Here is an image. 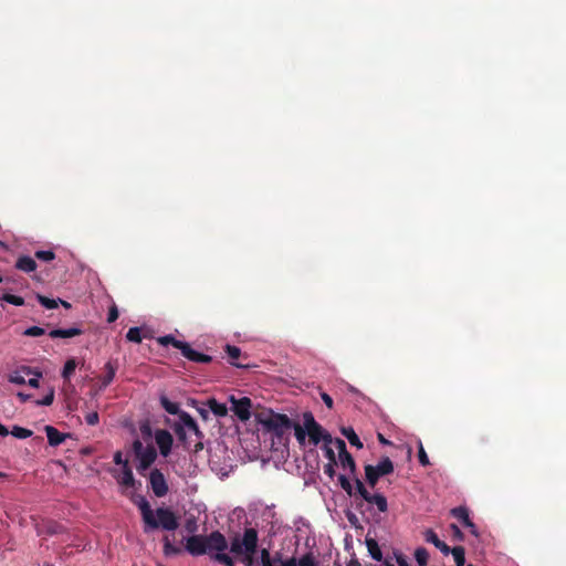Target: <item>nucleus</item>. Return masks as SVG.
I'll return each instance as SVG.
<instances>
[{
    "instance_id": "f257e3e1",
    "label": "nucleus",
    "mask_w": 566,
    "mask_h": 566,
    "mask_svg": "<svg viewBox=\"0 0 566 566\" xmlns=\"http://www.w3.org/2000/svg\"><path fill=\"white\" fill-rule=\"evenodd\" d=\"M228 548L226 536L219 531L209 535H191L186 538L185 549L191 556L209 554L211 559L224 565L234 566L233 559L224 553Z\"/></svg>"
},
{
    "instance_id": "f03ea898",
    "label": "nucleus",
    "mask_w": 566,
    "mask_h": 566,
    "mask_svg": "<svg viewBox=\"0 0 566 566\" xmlns=\"http://www.w3.org/2000/svg\"><path fill=\"white\" fill-rule=\"evenodd\" d=\"M129 500L138 506L142 518L144 522V532L148 533L150 531L157 530L161 527L165 531H176L179 526V521L177 515L167 507H158L155 512L151 510L149 502L144 495L136 494L135 492L125 493Z\"/></svg>"
},
{
    "instance_id": "7ed1b4c3",
    "label": "nucleus",
    "mask_w": 566,
    "mask_h": 566,
    "mask_svg": "<svg viewBox=\"0 0 566 566\" xmlns=\"http://www.w3.org/2000/svg\"><path fill=\"white\" fill-rule=\"evenodd\" d=\"M258 423L262 424L264 430L272 432L279 440L292 429L293 421L283 413L273 411H261L255 415Z\"/></svg>"
},
{
    "instance_id": "20e7f679",
    "label": "nucleus",
    "mask_w": 566,
    "mask_h": 566,
    "mask_svg": "<svg viewBox=\"0 0 566 566\" xmlns=\"http://www.w3.org/2000/svg\"><path fill=\"white\" fill-rule=\"evenodd\" d=\"M258 531L252 527L245 528L242 538L235 536L231 541L230 552L235 555H242L244 553L255 554L258 548Z\"/></svg>"
},
{
    "instance_id": "39448f33",
    "label": "nucleus",
    "mask_w": 566,
    "mask_h": 566,
    "mask_svg": "<svg viewBox=\"0 0 566 566\" xmlns=\"http://www.w3.org/2000/svg\"><path fill=\"white\" fill-rule=\"evenodd\" d=\"M303 422L312 444L317 446L321 441L325 443L333 442L332 436L315 420L312 412L306 411L303 413Z\"/></svg>"
},
{
    "instance_id": "423d86ee",
    "label": "nucleus",
    "mask_w": 566,
    "mask_h": 566,
    "mask_svg": "<svg viewBox=\"0 0 566 566\" xmlns=\"http://www.w3.org/2000/svg\"><path fill=\"white\" fill-rule=\"evenodd\" d=\"M133 451L139 461L136 469L140 474H144L157 459L156 448L153 444L144 447L142 441L136 439L133 442Z\"/></svg>"
},
{
    "instance_id": "0eeeda50",
    "label": "nucleus",
    "mask_w": 566,
    "mask_h": 566,
    "mask_svg": "<svg viewBox=\"0 0 566 566\" xmlns=\"http://www.w3.org/2000/svg\"><path fill=\"white\" fill-rule=\"evenodd\" d=\"M394 469V463L388 457L382 458L377 465L366 464L365 475L367 484L374 489L379 478L391 474Z\"/></svg>"
},
{
    "instance_id": "6e6552de",
    "label": "nucleus",
    "mask_w": 566,
    "mask_h": 566,
    "mask_svg": "<svg viewBox=\"0 0 566 566\" xmlns=\"http://www.w3.org/2000/svg\"><path fill=\"white\" fill-rule=\"evenodd\" d=\"M355 490H357L358 496L367 502L368 504L376 505L377 510L380 513H386L388 511V502L384 494L374 493L371 494L364 483L359 479H355Z\"/></svg>"
},
{
    "instance_id": "1a4fd4ad",
    "label": "nucleus",
    "mask_w": 566,
    "mask_h": 566,
    "mask_svg": "<svg viewBox=\"0 0 566 566\" xmlns=\"http://www.w3.org/2000/svg\"><path fill=\"white\" fill-rule=\"evenodd\" d=\"M149 484L157 497H163L168 493V484L163 472L158 469H154L149 474Z\"/></svg>"
},
{
    "instance_id": "9d476101",
    "label": "nucleus",
    "mask_w": 566,
    "mask_h": 566,
    "mask_svg": "<svg viewBox=\"0 0 566 566\" xmlns=\"http://www.w3.org/2000/svg\"><path fill=\"white\" fill-rule=\"evenodd\" d=\"M232 402V411L233 413L241 420V421H248L251 417V407L252 401L248 397H242L240 399H234V397H231Z\"/></svg>"
},
{
    "instance_id": "9b49d317",
    "label": "nucleus",
    "mask_w": 566,
    "mask_h": 566,
    "mask_svg": "<svg viewBox=\"0 0 566 566\" xmlns=\"http://www.w3.org/2000/svg\"><path fill=\"white\" fill-rule=\"evenodd\" d=\"M155 440L161 455L167 457L170 453L174 443L171 433L165 429H159L155 432Z\"/></svg>"
},
{
    "instance_id": "f8f14e48",
    "label": "nucleus",
    "mask_w": 566,
    "mask_h": 566,
    "mask_svg": "<svg viewBox=\"0 0 566 566\" xmlns=\"http://www.w3.org/2000/svg\"><path fill=\"white\" fill-rule=\"evenodd\" d=\"M117 482L126 489L137 490L142 486L140 481H137L134 478L132 468L128 463H125V468H122V475L117 478Z\"/></svg>"
},
{
    "instance_id": "ddd939ff",
    "label": "nucleus",
    "mask_w": 566,
    "mask_h": 566,
    "mask_svg": "<svg viewBox=\"0 0 566 566\" xmlns=\"http://www.w3.org/2000/svg\"><path fill=\"white\" fill-rule=\"evenodd\" d=\"M282 566H317V562L314 554L308 552L298 559L295 557L285 559L282 562Z\"/></svg>"
},
{
    "instance_id": "4468645a",
    "label": "nucleus",
    "mask_w": 566,
    "mask_h": 566,
    "mask_svg": "<svg viewBox=\"0 0 566 566\" xmlns=\"http://www.w3.org/2000/svg\"><path fill=\"white\" fill-rule=\"evenodd\" d=\"M44 431L46 433L49 444L52 447L60 446L67 438V434L60 432L56 428L52 426H45Z\"/></svg>"
},
{
    "instance_id": "2eb2a0df",
    "label": "nucleus",
    "mask_w": 566,
    "mask_h": 566,
    "mask_svg": "<svg viewBox=\"0 0 566 566\" xmlns=\"http://www.w3.org/2000/svg\"><path fill=\"white\" fill-rule=\"evenodd\" d=\"M424 538L427 542L433 544L442 554H450V547L438 537L433 530H427L424 533Z\"/></svg>"
},
{
    "instance_id": "dca6fc26",
    "label": "nucleus",
    "mask_w": 566,
    "mask_h": 566,
    "mask_svg": "<svg viewBox=\"0 0 566 566\" xmlns=\"http://www.w3.org/2000/svg\"><path fill=\"white\" fill-rule=\"evenodd\" d=\"M105 375L101 378V386L99 389H105L107 386L111 385V382L114 380L117 366L113 361H107L105 364Z\"/></svg>"
},
{
    "instance_id": "f3484780",
    "label": "nucleus",
    "mask_w": 566,
    "mask_h": 566,
    "mask_svg": "<svg viewBox=\"0 0 566 566\" xmlns=\"http://www.w3.org/2000/svg\"><path fill=\"white\" fill-rule=\"evenodd\" d=\"M82 333H83V331L77 327L56 328V329H52L49 333V336L52 338H70V337L78 336Z\"/></svg>"
},
{
    "instance_id": "a211bd4d",
    "label": "nucleus",
    "mask_w": 566,
    "mask_h": 566,
    "mask_svg": "<svg viewBox=\"0 0 566 566\" xmlns=\"http://www.w3.org/2000/svg\"><path fill=\"white\" fill-rule=\"evenodd\" d=\"M36 262L28 255H22L18 258L15 262V269L24 272V273H31L36 270Z\"/></svg>"
},
{
    "instance_id": "6ab92c4d",
    "label": "nucleus",
    "mask_w": 566,
    "mask_h": 566,
    "mask_svg": "<svg viewBox=\"0 0 566 566\" xmlns=\"http://www.w3.org/2000/svg\"><path fill=\"white\" fill-rule=\"evenodd\" d=\"M226 353L228 354L229 363L232 366H235L238 368H247L248 367V365H244V364H241L238 361V359L241 357V349L239 347L233 346V345H227Z\"/></svg>"
},
{
    "instance_id": "aec40b11",
    "label": "nucleus",
    "mask_w": 566,
    "mask_h": 566,
    "mask_svg": "<svg viewBox=\"0 0 566 566\" xmlns=\"http://www.w3.org/2000/svg\"><path fill=\"white\" fill-rule=\"evenodd\" d=\"M209 410L217 417H226L228 415V408L224 403L219 402L214 398H209L206 402Z\"/></svg>"
},
{
    "instance_id": "412c9836",
    "label": "nucleus",
    "mask_w": 566,
    "mask_h": 566,
    "mask_svg": "<svg viewBox=\"0 0 566 566\" xmlns=\"http://www.w3.org/2000/svg\"><path fill=\"white\" fill-rule=\"evenodd\" d=\"M453 517L459 520L463 526H472V521L469 516V510L464 506H458L451 510Z\"/></svg>"
},
{
    "instance_id": "4be33fe9",
    "label": "nucleus",
    "mask_w": 566,
    "mask_h": 566,
    "mask_svg": "<svg viewBox=\"0 0 566 566\" xmlns=\"http://www.w3.org/2000/svg\"><path fill=\"white\" fill-rule=\"evenodd\" d=\"M32 373L31 367L23 366L20 370H15L9 375V381L15 385H24L27 381L22 374L31 375Z\"/></svg>"
},
{
    "instance_id": "5701e85b",
    "label": "nucleus",
    "mask_w": 566,
    "mask_h": 566,
    "mask_svg": "<svg viewBox=\"0 0 566 566\" xmlns=\"http://www.w3.org/2000/svg\"><path fill=\"white\" fill-rule=\"evenodd\" d=\"M282 555L276 553L273 557H271L269 551L263 548L261 551V564L262 566H275V563H280L282 565Z\"/></svg>"
},
{
    "instance_id": "b1692460",
    "label": "nucleus",
    "mask_w": 566,
    "mask_h": 566,
    "mask_svg": "<svg viewBox=\"0 0 566 566\" xmlns=\"http://www.w3.org/2000/svg\"><path fill=\"white\" fill-rule=\"evenodd\" d=\"M366 546H367L368 553L370 554L373 559H375L377 562L382 560V553H381V549L376 539L367 537Z\"/></svg>"
},
{
    "instance_id": "393cba45",
    "label": "nucleus",
    "mask_w": 566,
    "mask_h": 566,
    "mask_svg": "<svg viewBox=\"0 0 566 566\" xmlns=\"http://www.w3.org/2000/svg\"><path fill=\"white\" fill-rule=\"evenodd\" d=\"M163 553L165 556H176L182 553V549L179 546H176L171 543L169 537L166 535L163 538Z\"/></svg>"
},
{
    "instance_id": "a878e982",
    "label": "nucleus",
    "mask_w": 566,
    "mask_h": 566,
    "mask_svg": "<svg viewBox=\"0 0 566 566\" xmlns=\"http://www.w3.org/2000/svg\"><path fill=\"white\" fill-rule=\"evenodd\" d=\"M342 434L347 438L349 443L358 449L363 448V442L359 437L356 434L355 430L352 427L342 428Z\"/></svg>"
},
{
    "instance_id": "bb28decb",
    "label": "nucleus",
    "mask_w": 566,
    "mask_h": 566,
    "mask_svg": "<svg viewBox=\"0 0 566 566\" xmlns=\"http://www.w3.org/2000/svg\"><path fill=\"white\" fill-rule=\"evenodd\" d=\"M160 405L169 415H178L181 412L177 402L170 401L166 396L160 397Z\"/></svg>"
},
{
    "instance_id": "cd10ccee",
    "label": "nucleus",
    "mask_w": 566,
    "mask_h": 566,
    "mask_svg": "<svg viewBox=\"0 0 566 566\" xmlns=\"http://www.w3.org/2000/svg\"><path fill=\"white\" fill-rule=\"evenodd\" d=\"M157 342L163 346L171 345L175 348L181 350L185 346L186 342L176 339L172 335H165L157 339Z\"/></svg>"
},
{
    "instance_id": "c85d7f7f",
    "label": "nucleus",
    "mask_w": 566,
    "mask_h": 566,
    "mask_svg": "<svg viewBox=\"0 0 566 566\" xmlns=\"http://www.w3.org/2000/svg\"><path fill=\"white\" fill-rule=\"evenodd\" d=\"M450 553L454 558V563L457 566H464L465 564V551L462 546H454L450 548Z\"/></svg>"
},
{
    "instance_id": "c756f323",
    "label": "nucleus",
    "mask_w": 566,
    "mask_h": 566,
    "mask_svg": "<svg viewBox=\"0 0 566 566\" xmlns=\"http://www.w3.org/2000/svg\"><path fill=\"white\" fill-rule=\"evenodd\" d=\"M338 481H339V484L342 486V489L349 495V496H355V499L358 497V494H357V490L354 492V488L349 481V479L344 475V474H340L338 476Z\"/></svg>"
},
{
    "instance_id": "7c9ffc66",
    "label": "nucleus",
    "mask_w": 566,
    "mask_h": 566,
    "mask_svg": "<svg viewBox=\"0 0 566 566\" xmlns=\"http://www.w3.org/2000/svg\"><path fill=\"white\" fill-rule=\"evenodd\" d=\"M339 462H340V465L344 469H349V471L352 473H355V471H356V463H355V460H354V458L352 457V454L349 452H347L344 455L339 457Z\"/></svg>"
},
{
    "instance_id": "2f4dec72",
    "label": "nucleus",
    "mask_w": 566,
    "mask_h": 566,
    "mask_svg": "<svg viewBox=\"0 0 566 566\" xmlns=\"http://www.w3.org/2000/svg\"><path fill=\"white\" fill-rule=\"evenodd\" d=\"M292 428L294 429V436H295L297 442L301 446H304L305 444V440H306V436H307V431H306L304 424L301 426L298 423H294L293 422Z\"/></svg>"
},
{
    "instance_id": "473e14b6",
    "label": "nucleus",
    "mask_w": 566,
    "mask_h": 566,
    "mask_svg": "<svg viewBox=\"0 0 566 566\" xmlns=\"http://www.w3.org/2000/svg\"><path fill=\"white\" fill-rule=\"evenodd\" d=\"M415 558L419 566H427L429 559V553L424 547H418L415 551Z\"/></svg>"
},
{
    "instance_id": "72a5a7b5",
    "label": "nucleus",
    "mask_w": 566,
    "mask_h": 566,
    "mask_svg": "<svg viewBox=\"0 0 566 566\" xmlns=\"http://www.w3.org/2000/svg\"><path fill=\"white\" fill-rule=\"evenodd\" d=\"M76 368V360L74 358H70L66 360L63 370H62V377L67 380L73 375Z\"/></svg>"
},
{
    "instance_id": "f704fd0d",
    "label": "nucleus",
    "mask_w": 566,
    "mask_h": 566,
    "mask_svg": "<svg viewBox=\"0 0 566 566\" xmlns=\"http://www.w3.org/2000/svg\"><path fill=\"white\" fill-rule=\"evenodd\" d=\"M179 420H180L179 424H182L185 430L186 429L190 430L191 428H195V424L197 423L195 421V419L186 411H181L179 413Z\"/></svg>"
},
{
    "instance_id": "c9c22d12",
    "label": "nucleus",
    "mask_w": 566,
    "mask_h": 566,
    "mask_svg": "<svg viewBox=\"0 0 566 566\" xmlns=\"http://www.w3.org/2000/svg\"><path fill=\"white\" fill-rule=\"evenodd\" d=\"M182 356L186 357L187 359L191 360V361H197L200 353L192 349L191 346L186 343L185 346L182 347V349L180 350Z\"/></svg>"
},
{
    "instance_id": "e433bc0d",
    "label": "nucleus",
    "mask_w": 566,
    "mask_h": 566,
    "mask_svg": "<svg viewBox=\"0 0 566 566\" xmlns=\"http://www.w3.org/2000/svg\"><path fill=\"white\" fill-rule=\"evenodd\" d=\"M10 433L18 439H27L33 434V432L31 430L19 427V426H13Z\"/></svg>"
},
{
    "instance_id": "4c0bfd02",
    "label": "nucleus",
    "mask_w": 566,
    "mask_h": 566,
    "mask_svg": "<svg viewBox=\"0 0 566 566\" xmlns=\"http://www.w3.org/2000/svg\"><path fill=\"white\" fill-rule=\"evenodd\" d=\"M129 342L139 344L142 342V329L139 327H130L126 334Z\"/></svg>"
},
{
    "instance_id": "58836bf2",
    "label": "nucleus",
    "mask_w": 566,
    "mask_h": 566,
    "mask_svg": "<svg viewBox=\"0 0 566 566\" xmlns=\"http://www.w3.org/2000/svg\"><path fill=\"white\" fill-rule=\"evenodd\" d=\"M189 431H191L196 436V438L199 440L193 447V452L197 453L203 449V443L201 441V439L203 438V433L197 423L195 424V428H191Z\"/></svg>"
},
{
    "instance_id": "ea45409f",
    "label": "nucleus",
    "mask_w": 566,
    "mask_h": 566,
    "mask_svg": "<svg viewBox=\"0 0 566 566\" xmlns=\"http://www.w3.org/2000/svg\"><path fill=\"white\" fill-rule=\"evenodd\" d=\"M418 460L422 467H429L431 464L421 441L418 443Z\"/></svg>"
},
{
    "instance_id": "a19ab883",
    "label": "nucleus",
    "mask_w": 566,
    "mask_h": 566,
    "mask_svg": "<svg viewBox=\"0 0 566 566\" xmlns=\"http://www.w3.org/2000/svg\"><path fill=\"white\" fill-rule=\"evenodd\" d=\"M35 258L41 261L50 262L55 259V253L51 250H39L35 252Z\"/></svg>"
},
{
    "instance_id": "79ce46f5",
    "label": "nucleus",
    "mask_w": 566,
    "mask_h": 566,
    "mask_svg": "<svg viewBox=\"0 0 566 566\" xmlns=\"http://www.w3.org/2000/svg\"><path fill=\"white\" fill-rule=\"evenodd\" d=\"M2 300L15 306H22L24 304L23 297L13 294H4Z\"/></svg>"
},
{
    "instance_id": "37998d69",
    "label": "nucleus",
    "mask_w": 566,
    "mask_h": 566,
    "mask_svg": "<svg viewBox=\"0 0 566 566\" xmlns=\"http://www.w3.org/2000/svg\"><path fill=\"white\" fill-rule=\"evenodd\" d=\"M38 301L45 308L52 310V308L57 307V301L56 300L49 298L46 296H43V295L39 294L38 295Z\"/></svg>"
},
{
    "instance_id": "c03bdc74",
    "label": "nucleus",
    "mask_w": 566,
    "mask_h": 566,
    "mask_svg": "<svg viewBox=\"0 0 566 566\" xmlns=\"http://www.w3.org/2000/svg\"><path fill=\"white\" fill-rule=\"evenodd\" d=\"M54 400V389L50 388L48 394L41 399L36 401L38 406H51Z\"/></svg>"
},
{
    "instance_id": "a18cd8bd",
    "label": "nucleus",
    "mask_w": 566,
    "mask_h": 566,
    "mask_svg": "<svg viewBox=\"0 0 566 566\" xmlns=\"http://www.w3.org/2000/svg\"><path fill=\"white\" fill-rule=\"evenodd\" d=\"M23 334L25 336L38 337V336L44 335L45 331H44V328L39 327V326H31V327L27 328Z\"/></svg>"
},
{
    "instance_id": "49530a36",
    "label": "nucleus",
    "mask_w": 566,
    "mask_h": 566,
    "mask_svg": "<svg viewBox=\"0 0 566 566\" xmlns=\"http://www.w3.org/2000/svg\"><path fill=\"white\" fill-rule=\"evenodd\" d=\"M185 528L188 533H190L192 535H197L196 534V532L198 531L197 520L193 516L190 518H187V521L185 523Z\"/></svg>"
},
{
    "instance_id": "de8ad7c7",
    "label": "nucleus",
    "mask_w": 566,
    "mask_h": 566,
    "mask_svg": "<svg viewBox=\"0 0 566 566\" xmlns=\"http://www.w3.org/2000/svg\"><path fill=\"white\" fill-rule=\"evenodd\" d=\"M174 430H175V433L177 434L178 439L186 444L187 443V433H186L184 426L175 424Z\"/></svg>"
},
{
    "instance_id": "09e8293b",
    "label": "nucleus",
    "mask_w": 566,
    "mask_h": 566,
    "mask_svg": "<svg viewBox=\"0 0 566 566\" xmlns=\"http://www.w3.org/2000/svg\"><path fill=\"white\" fill-rule=\"evenodd\" d=\"M332 443H334L336 449L338 450V457H342L348 452L344 440L336 438L335 440H333Z\"/></svg>"
},
{
    "instance_id": "8fccbe9b",
    "label": "nucleus",
    "mask_w": 566,
    "mask_h": 566,
    "mask_svg": "<svg viewBox=\"0 0 566 566\" xmlns=\"http://www.w3.org/2000/svg\"><path fill=\"white\" fill-rule=\"evenodd\" d=\"M85 421L90 426H96L98 423V421H99L98 412L97 411L88 412L85 416Z\"/></svg>"
},
{
    "instance_id": "3c124183",
    "label": "nucleus",
    "mask_w": 566,
    "mask_h": 566,
    "mask_svg": "<svg viewBox=\"0 0 566 566\" xmlns=\"http://www.w3.org/2000/svg\"><path fill=\"white\" fill-rule=\"evenodd\" d=\"M63 532V526L59 523H55V522H51L49 525H48V528H46V533L48 534H59V533H62Z\"/></svg>"
},
{
    "instance_id": "603ef678",
    "label": "nucleus",
    "mask_w": 566,
    "mask_h": 566,
    "mask_svg": "<svg viewBox=\"0 0 566 566\" xmlns=\"http://www.w3.org/2000/svg\"><path fill=\"white\" fill-rule=\"evenodd\" d=\"M117 318H118V310H117L116 305H113V306L109 308V311H108L107 322H108V323H113V322H115Z\"/></svg>"
},
{
    "instance_id": "864d4df0",
    "label": "nucleus",
    "mask_w": 566,
    "mask_h": 566,
    "mask_svg": "<svg viewBox=\"0 0 566 566\" xmlns=\"http://www.w3.org/2000/svg\"><path fill=\"white\" fill-rule=\"evenodd\" d=\"M328 444L329 443H325L324 446L325 457L329 460V462H336L335 452Z\"/></svg>"
},
{
    "instance_id": "5fc2aeb1",
    "label": "nucleus",
    "mask_w": 566,
    "mask_h": 566,
    "mask_svg": "<svg viewBox=\"0 0 566 566\" xmlns=\"http://www.w3.org/2000/svg\"><path fill=\"white\" fill-rule=\"evenodd\" d=\"M113 460L115 464L122 465V468H125V463H128L127 460L123 459L122 451H116Z\"/></svg>"
},
{
    "instance_id": "6e6d98bb",
    "label": "nucleus",
    "mask_w": 566,
    "mask_h": 566,
    "mask_svg": "<svg viewBox=\"0 0 566 566\" xmlns=\"http://www.w3.org/2000/svg\"><path fill=\"white\" fill-rule=\"evenodd\" d=\"M32 374H34V375H35V377H34V378H30V379L28 380V385H29L30 387L38 388V387H39V385H40V382H39V378L42 376V374H41L40 371H33Z\"/></svg>"
},
{
    "instance_id": "4d7b16f0",
    "label": "nucleus",
    "mask_w": 566,
    "mask_h": 566,
    "mask_svg": "<svg viewBox=\"0 0 566 566\" xmlns=\"http://www.w3.org/2000/svg\"><path fill=\"white\" fill-rule=\"evenodd\" d=\"M336 462H328L324 467V473L327 474L329 478H333L335 475V469Z\"/></svg>"
},
{
    "instance_id": "13d9d810",
    "label": "nucleus",
    "mask_w": 566,
    "mask_h": 566,
    "mask_svg": "<svg viewBox=\"0 0 566 566\" xmlns=\"http://www.w3.org/2000/svg\"><path fill=\"white\" fill-rule=\"evenodd\" d=\"M321 398H322V400L324 401V403L326 405V407L328 409L333 408V399H332V397L328 394L322 392L321 394Z\"/></svg>"
},
{
    "instance_id": "bf43d9fd",
    "label": "nucleus",
    "mask_w": 566,
    "mask_h": 566,
    "mask_svg": "<svg viewBox=\"0 0 566 566\" xmlns=\"http://www.w3.org/2000/svg\"><path fill=\"white\" fill-rule=\"evenodd\" d=\"M254 554L244 553L243 563L245 566H253L254 565Z\"/></svg>"
},
{
    "instance_id": "052dcab7",
    "label": "nucleus",
    "mask_w": 566,
    "mask_h": 566,
    "mask_svg": "<svg viewBox=\"0 0 566 566\" xmlns=\"http://www.w3.org/2000/svg\"><path fill=\"white\" fill-rule=\"evenodd\" d=\"M211 361H212V357L211 356L200 353V355H199V357H198L196 363L209 364Z\"/></svg>"
},
{
    "instance_id": "680f3d73",
    "label": "nucleus",
    "mask_w": 566,
    "mask_h": 566,
    "mask_svg": "<svg viewBox=\"0 0 566 566\" xmlns=\"http://www.w3.org/2000/svg\"><path fill=\"white\" fill-rule=\"evenodd\" d=\"M398 566H409L407 559L400 554L396 557Z\"/></svg>"
},
{
    "instance_id": "e2e57ef3",
    "label": "nucleus",
    "mask_w": 566,
    "mask_h": 566,
    "mask_svg": "<svg viewBox=\"0 0 566 566\" xmlns=\"http://www.w3.org/2000/svg\"><path fill=\"white\" fill-rule=\"evenodd\" d=\"M197 411L202 417V419L207 420L209 417V410H207L205 407L197 408Z\"/></svg>"
},
{
    "instance_id": "0e129e2a",
    "label": "nucleus",
    "mask_w": 566,
    "mask_h": 566,
    "mask_svg": "<svg viewBox=\"0 0 566 566\" xmlns=\"http://www.w3.org/2000/svg\"><path fill=\"white\" fill-rule=\"evenodd\" d=\"M451 528L453 530L454 536H457L460 539L463 538V534H462L461 530L455 524H452Z\"/></svg>"
},
{
    "instance_id": "69168bd1",
    "label": "nucleus",
    "mask_w": 566,
    "mask_h": 566,
    "mask_svg": "<svg viewBox=\"0 0 566 566\" xmlns=\"http://www.w3.org/2000/svg\"><path fill=\"white\" fill-rule=\"evenodd\" d=\"M18 398L22 401V402H25L28 401L30 398H31V395H28V394H24V392H18L17 394Z\"/></svg>"
},
{
    "instance_id": "338daca9",
    "label": "nucleus",
    "mask_w": 566,
    "mask_h": 566,
    "mask_svg": "<svg viewBox=\"0 0 566 566\" xmlns=\"http://www.w3.org/2000/svg\"><path fill=\"white\" fill-rule=\"evenodd\" d=\"M140 430H142V433L146 434V436H150V433H151L149 424H143L140 427Z\"/></svg>"
},
{
    "instance_id": "774afa93",
    "label": "nucleus",
    "mask_w": 566,
    "mask_h": 566,
    "mask_svg": "<svg viewBox=\"0 0 566 566\" xmlns=\"http://www.w3.org/2000/svg\"><path fill=\"white\" fill-rule=\"evenodd\" d=\"M10 433V431L4 427L2 423H0V436L7 437Z\"/></svg>"
}]
</instances>
